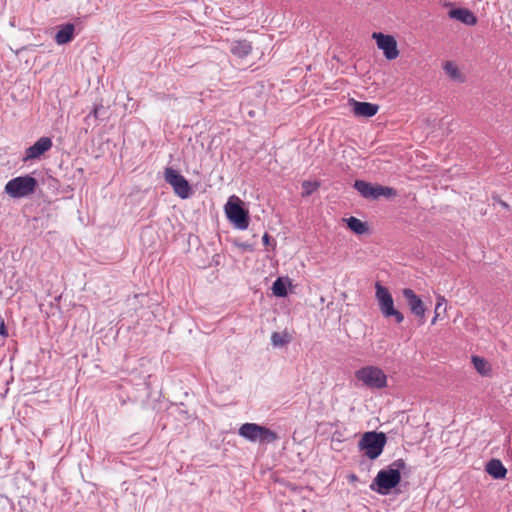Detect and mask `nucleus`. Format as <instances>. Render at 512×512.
Returning a JSON list of instances; mask_svg holds the SVG:
<instances>
[{
    "label": "nucleus",
    "mask_w": 512,
    "mask_h": 512,
    "mask_svg": "<svg viewBox=\"0 0 512 512\" xmlns=\"http://www.w3.org/2000/svg\"><path fill=\"white\" fill-rule=\"evenodd\" d=\"M486 472L495 479H502L507 473V469L498 459H492L486 464Z\"/></svg>",
    "instance_id": "obj_17"
},
{
    "label": "nucleus",
    "mask_w": 512,
    "mask_h": 512,
    "mask_svg": "<svg viewBox=\"0 0 512 512\" xmlns=\"http://www.w3.org/2000/svg\"><path fill=\"white\" fill-rule=\"evenodd\" d=\"M501 204H502L503 206H505V207H507V206H508V205H507L506 203H504V202H501Z\"/></svg>",
    "instance_id": "obj_30"
},
{
    "label": "nucleus",
    "mask_w": 512,
    "mask_h": 512,
    "mask_svg": "<svg viewBox=\"0 0 512 512\" xmlns=\"http://www.w3.org/2000/svg\"><path fill=\"white\" fill-rule=\"evenodd\" d=\"M387 443V437L383 432L369 431L365 432L360 441L358 448L364 452V455L370 460L378 458Z\"/></svg>",
    "instance_id": "obj_2"
},
{
    "label": "nucleus",
    "mask_w": 512,
    "mask_h": 512,
    "mask_svg": "<svg viewBox=\"0 0 512 512\" xmlns=\"http://www.w3.org/2000/svg\"><path fill=\"white\" fill-rule=\"evenodd\" d=\"M225 213L229 221L238 229L245 230L249 226L248 211L242 206L237 196H231L226 205Z\"/></svg>",
    "instance_id": "obj_6"
},
{
    "label": "nucleus",
    "mask_w": 512,
    "mask_h": 512,
    "mask_svg": "<svg viewBox=\"0 0 512 512\" xmlns=\"http://www.w3.org/2000/svg\"><path fill=\"white\" fill-rule=\"evenodd\" d=\"M451 19H455L465 25H474L477 22L475 15L466 8H454L448 12Z\"/></svg>",
    "instance_id": "obj_14"
},
{
    "label": "nucleus",
    "mask_w": 512,
    "mask_h": 512,
    "mask_svg": "<svg viewBox=\"0 0 512 512\" xmlns=\"http://www.w3.org/2000/svg\"><path fill=\"white\" fill-rule=\"evenodd\" d=\"M402 294H403V297L407 301V304L409 306L411 313L413 315H415L420 320L421 324H423L425 322V311H426L423 301L410 288L403 289Z\"/></svg>",
    "instance_id": "obj_11"
},
{
    "label": "nucleus",
    "mask_w": 512,
    "mask_h": 512,
    "mask_svg": "<svg viewBox=\"0 0 512 512\" xmlns=\"http://www.w3.org/2000/svg\"><path fill=\"white\" fill-rule=\"evenodd\" d=\"M352 111L358 117H372L378 110L379 106L370 102H360L354 99L351 100Z\"/></svg>",
    "instance_id": "obj_13"
},
{
    "label": "nucleus",
    "mask_w": 512,
    "mask_h": 512,
    "mask_svg": "<svg viewBox=\"0 0 512 512\" xmlns=\"http://www.w3.org/2000/svg\"><path fill=\"white\" fill-rule=\"evenodd\" d=\"M472 363H473L475 370L481 376H488L490 374L491 365L484 358H482L480 356H472Z\"/></svg>",
    "instance_id": "obj_19"
},
{
    "label": "nucleus",
    "mask_w": 512,
    "mask_h": 512,
    "mask_svg": "<svg viewBox=\"0 0 512 512\" xmlns=\"http://www.w3.org/2000/svg\"><path fill=\"white\" fill-rule=\"evenodd\" d=\"M262 241H263V244L266 246L270 244V236L268 235V233H265L263 235Z\"/></svg>",
    "instance_id": "obj_27"
},
{
    "label": "nucleus",
    "mask_w": 512,
    "mask_h": 512,
    "mask_svg": "<svg viewBox=\"0 0 512 512\" xmlns=\"http://www.w3.org/2000/svg\"><path fill=\"white\" fill-rule=\"evenodd\" d=\"M375 289L376 299L382 315L386 318L394 317L397 323H402L404 316L400 311L395 309L394 300L389 290L378 282L375 285Z\"/></svg>",
    "instance_id": "obj_7"
},
{
    "label": "nucleus",
    "mask_w": 512,
    "mask_h": 512,
    "mask_svg": "<svg viewBox=\"0 0 512 512\" xmlns=\"http://www.w3.org/2000/svg\"><path fill=\"white\" fill-rule=\"evenodd\" d=\"M37 186V180L31 175L18 176L5 184L4 192L11 198L20 199L34 194Z\"/></svg>",
    "instance_id": "obj_3"
},
{
    "label": "nucleus",
    "mask_w": 512,
    "mask_h": 512,
    "mask_svg": "<svg viewBox=\"0 0 512 512\" xmlns=\"http://www.w3.org/2000/svg\"><path fill=\"white\" fill-rule=\"evenodd\" d=\"M318 187H319V184L316 182L304 181L302 183L303 196H308V195L312 194L315 190H317Z\"/></svg>",
    "instance_id": "obj_23"
},
{
    "label": "nucleus",
    "mask_w": 512,
    "mask_h": 512,
    "mask_svg": "<svg viewBox=\"0 0 512 512\" xmlns=\"http://www.w3.org/2000/svg\"><path fill=\"white\" fill-rule=\"evenodd\" d=\"M252 51V45L247 40H235L230 44V52L239 58H245Z\"/></svg>",
    "instance_id": "obj_16"
},
{
    "label": "nucleus",
    "mask_w": 512,
    "mask_h": 512,
    "mask_svg": "<svg viewBox=\"0 0 512 512\" xmlns=\"http://www.w3.org/2000/svg\"><path fill=\"white\" fill-rule=\"evenodd\" d=\"M271 343L275 347L283 346L287 340L278 332H273L271 335Z\"/></svg>",
    "instance_id": "obj_25"
},
{
    "label": "nucleus",
    "mask_w": 512,
    "mask_h": 512,
    "mask_svg": "<svg viewBox=\"0 0 512 512\" xmlns=\"http://www.w3.org/2000/svg\"><path fill=\"white\" fill-rule=\"evenodd\" d=\"M407 467L404 459H397L381 469L370 484V489L380 495H387L401 481V472Z\"/></svg>",
    "instance_id": "obj_1"
},
{
    "label": "nucleus",
    "mask_w": 512,
    "mask_h": 512,
    "mask_svg": "<svg viewBox=\"0 0 512 512\" xmlns=\"http://www.w3.org/2000/svg\"><path fill=\"white\" fill-rule=\"evenodd\" d=\"M240 247H242V248H247V247H248V245H246V244H241V245H240Z\"/></svg>",
    "instance_id": "obj_29"
},
{
    "label": "nucleus",
    "mask_w": 512,
    "mask_h": 512,
    "mask_svg": "<svg viewBox=\"0 0 512 512\" xmlns=\"http://www.w3.org/2000/svg\"><path fill=\"white\" fill-rule=\"evenodd\" d=\"M52 145L53 143L51 138L41 137L33 145L26 149L25 156L22 160L24 162H28L39 159L45 152L52 148Z\"/></svg>",
    "instance_id": "obj_12"
},
{
    "label": "nucleus",
    "mask_w": 512,
    "mask_h": 512,
    "mask_svg": "<svg viewBox=\"0 0 512 512\" xmlns=\"http://www.w3.org/2000/svg\"><path fill=\"white\" fill-rule=\"evenodd\" d=\"M358 381L370 389H382L387 386V376L376 366H365L355 372Z\"/></svg>",
    "instance_id": "obj_5"
},
{
    "label": "nucleus",
    "mask_w": 512,
    "mask_h": 512,
    "mask_svg": "<svg viewBox=\"0 0 512 512\" xmlns=\"http://www.w3.org/2000/svg\"><path fill=\"white\" fill-rule=\"evenodd\" d=\"M439 317H436V314L434 315L431 324L434 325Z\"/></svg>",
    "instance_id": "obj_28"
},
{
    "label": "nucleus",
    "mask_w": 512,
    "mask_h": 512,
    "mask_svg": "<svg viewBox=\"0 0 512 512\" xmlns=\"http://www.w3.org/2000/svg\"><path fill=\"white\" fill-rule=\"evenodd\" d=\"M0 335L2 337H7L8 336V331H7V328L5 326V323H4V320L2 317H0Z\"/></svg>",
    "instance_id": "obj_26"
},
{
    "label": "nucleus",
    "mask_w": 512,
    "mask_h": 512,
    "mask_svg": "<svg viewBox=\"0 0 512 512\" xmlns=\"http://www.w3.org/2000/svg\"><path fill=\"white\" fill-rule=\"evenodd\" d=\"M348 228L358 235H362L368 231V226L365 222H362L356 217H349L345 219Z\"/></svg>",
    "instance_id": "obj_18"
},
{
    "label": "nucleus",
    "mask_w": 512,
    "mask_h": 512,
    "mask_svg": "<svg viewBox=\"0 0 512 512\" xmlns=\"http://www.w3.org/2000/svg\"><path fill=\"white\" fill-rule=\"evenodd\" d=\"M373 38L376 40L378 48L383 51L388 60H393L398 57L399 51L397 49V42L393 36L374 33Z\"/></svg>",
    "instance_id": "obj_10"
},
{
    "label": "nucleus",
    "mask_w": 512,
    "mask_h": 512,
    "mask_svg": "<svg viewBox=\"0 0 512 512\" xmlns=\"http://www.w3.org/2000/svg\"><path fill=\"white\" fill-rule=\"evenodd\" d=\"M238 434L250 442L260 444L273 443L278 439L276 432L256 423H244L240 426Z\"/></svg>",
    "instance_id": "obj_4"
},
{
    "label": "nucleus",
    "mask_w": 512,
    "mask_h": 512,
    "mask_svg": "<svg viewBox=\"0 0 512 512\" xmlns=\"http://www.w3.org/2000/svg\"><path fill=\"white\" fill-rule=\"evenodd\" d=\"M106 112V109L102 102L94 104L93 109L90 111V113L85 117V122L90 124H96L98 119L102 116H104Z\"/></svg>",
    "instance_id": "obj_20"
},
{
    "label": "nucleus",
    "mask_w": 512,
    "mask_h": 512,
    "mask_svg": "<svg viewBox=\"0 0 512 512\" xmlns=\"http://www.w3.org/2000/svg\"><path fill=\"white\" fill-rule=\"evenodd\" d=\"M353 187L365 199L376 200L380 197L391 198L397 195V191L392 187L372 184L364 180H356Z\"/></svg>",
    "instance_id": "obj_8"
},
{
    "label": "nucleus",
    "mask_w": 512,
    "mask_h": 512,
    "mask_svg": "<svg viewBox=\"0 0 512 512\" xmlns=\"http://www.w3.org/2000/svg\"><path fill=\"white\" fill-rule=\"evenodd\" d=\"M445 311H446V299L444 298V296L438 295L434 313L436 314V317H439L441 315V313L442 312L444 313Z\"/></svg>",
    "instance_id": "obj_24"
},
{
    "label": "nucleus",
    "mask_w": 512,
    "mask_h": 512,
    "mask_svg": "<svg viewBox=\"0 0 512 512\" xmlns=\"http://www.w3.org/2000/svg\"><path fill=\"white\" fill-rule=\"evenodd\" d=\"M75 27L72 23H66L60 27L55 35V42L58 45L69 43L74 38Z\"/></svg>",
    "instance_id": "obj_15"
},
{
    "label": "nucleus",
    "mask_w": 512,
    "mask_h": 512,
    "mask_svg": "<svg viewBox=\"0 0 512 512\" xmlns=\"http://www.w3.org/2000/svg\"><path fill=\"white\" fill-rule=\"evenodd\" d=\"M443 69L452 80L457 82H464V76L453 62L447 61L444 64Z\"/></svg>",
    "instance_id": "obj_21"
},
{
    "label": "nucleus",
    "mask_w": 512,
    "mask_h": 512,
    "mask_svg": "<svg viewBox=\"0 0 512 512\" xmlns=\"http://www.w3.org/2000/svg\"><path fill=\"white\" fill-rule=\"evenodd\" d=\"M273 294L277 297H285L287 295V285L282 278H277L272 285Z\"/></svg>",
    "instance_id": "obj_22"
},
{
    "label": "nucleus",
    "mask_w": 512,
    "mask_h": 512,
    "mask_svg": "<svg viewBox=\"0 0 512 512\" xmlns=\"http://www.w3.org/2000/svg\"><path fill=\"white\" fill-rule=\"evenodd\" d=\"M165 181L172 186L174 193L182 199H187L192 194L188 181L177 170L168 167L164 172Z\"/></svg>",
    "instance_id": "obj_9"
}]
</instances>
